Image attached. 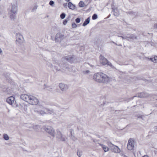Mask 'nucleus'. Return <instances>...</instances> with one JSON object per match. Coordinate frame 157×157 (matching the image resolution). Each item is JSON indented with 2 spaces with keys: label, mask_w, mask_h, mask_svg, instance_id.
I'll list each match as a JSON object with an SVG mask.
<instances>
[{
  "label": "nucleus",
  "mask_w": 157,
  "mask_h": 157,
  "mask_svg": "<svg viewBox=\"0 0 157 157\" xmlns=\"http://www.w3.org/2000/svg\"><path fill=\"white\" fill-rule=\"evenodd\" d=\"M89 72H90V71L89 70L84 71L83 72V73L85 74H86L88 73H89Z\"/></svg>",
  "instance_id": "nucleus-36"
},
{
  "label": "nucleus",
  "mask_w": 157,
  "mask_h": 157,
  "mask_svg": "<svg viewBox=\"0 0 157 157\" xmlns=\"http://www.w3.org/2000/svg\"><path fill=\"white\" fill-rule=\"evenodd\" d=\"M20 98L32 105H36L39 102L38 99L35 97L26 94H21L20 96Z\"/></svg>",
  "instance_id": "nucleus-1"
},
{
  "label": "nucleus",
  "mask_w": 157,
  "mask_h": 157,
  "mask_svg": "<svg viewBox=\"0 0 157 157\" xmlns=\"http://www.w3.org/2000/svg\"><path fill=\"white\" fill-rule=\"evenodd\" d=\"M112 9L114 15L116 16H118L119 15V12L118 11L117 8H112Z\"/></svg>",
  "instance_id": "nucleus-18"
},
{
  "label": "nucleus",
  "mask_w": 157,
  "mask_h": 157,
  "mask_svg": "<svg viewBox=\"0 0 157 157\" xmlns=\"http://www.w3.org/2000/svg\"><path fill=\"white\" fill-rule=\"evenodd\" d=\"M142 157H149L147 155H144Z\"/></svg>",
  "instance_id": "nucleus-41"
},
{
  "label": "nucleus",
  "mask_w": 157,
  "mask_h": 157,
  "mask_svg": "<svg viewBox=\"0 0 157 157\" xmlns=\"http://www.w3.org/2000/svg\"><path fill=\"white\" fill-rule=\"evenodd\" d=\"M135 142L134 140L132 139H130L127 145V148L129 150H132L134 146Z\"/></svg>",
  "instance_id": "nucleus-9"
},
{
  "label": "nucleus",
  "mask_w": 157,
  "mask_h": 157,
  "mask_svg": "<svg viewBox=\"0 0 157 157\" xmlns=\"http://www.w3.org/2000/svg\"><path fill=\"white\" fill-rule=\"evenodd\" d=\"M69 56H68L63 58L61 60V62L60 63L57 60H55V63L59 64L60 67L63 69L65 70L67 69L68 70Z\"/></svg>",
  "instance_id": "nucleus-3"
},
{
  "label": "nucleus",
  "mask_w": 157,
  "mask_h": 157,
  "mask_svg": "<svg viewBox=\"0 0 157 157\" xmlns=\"http://www.w3.org/2000/svg\"><path fill=\"white\" fill-rule=\"evenodd\" d=\"M100 58L101 63L103 65H105L107 64L108 65L112 67V65L111 63L109 62L108 60L105 58L103 56L101 55L100 56Z\"/></svg>",
  "instance_id": "nucleus-6"
},
{
  "label": "nucleus",
  "mask_w": 157,
  "mask_h": 157,
  "mask_svg": "<svg viewBox=\"0 0 157 157\" xmlns=\"http://www.w3.org/2000/svg\"><path fill=\"white\" fill-rule=\"evenodd\" d=\"M118 37H121L122 39L129 40H134L135 39H137V37L134 34H127L123 36H118Z\"/></svg>",
  "instance_id": "nucleus-8"
},
{
  "label": "nucleus",
  "mask_w": 157,
  "mask_h": 157,
  "mask_svg": "<svg viewBox=\"0 0 157 157\" xmlns=\"http://www.w3.org/2000/svg\"><path fill=\"white\" fill-rule=\"evenodd\" d=\"M117 45L119 46H122V45L121 44H120L119 45Z\"/></svg>",
  "instance_id": "nucleus-44"
},
{
  "label": "nucleus",
  "mask_w": 157,
  "mask_h": 157,
  "mask_svg": "<svg viewBox=\"0 0 157 157\" xmlns=\"http://www.w3.org/2000/svg\"><path fill=\"white\" fill-rule=\"evenodd\" d=\"M67 19H68V18L67 17V19H66L64 20L63 21V25H66V24L67 23V21H68V20H67Z\"/></svg>",
  "instance_id": "nucleus-31"
},
{
  "label": "nucleus",
  "mask_w": 157,
  "mask_h": 157,
  "mask_svg": "<svg viewBox=\"0 0 157 157\" xmlns=\"http://www.w3.org/2000/svg\"><path fill=\"white\" fill-rule=\"evenodd\" d=\"M98 144L102 147L105 152L108 151H109V148L108 147L101 144Z\"/></svg>",
  "instance_id": "nucleus-19"
},
{
  "label": "nucleus",
  "mask_w": 157,
  "mask_h": 157,
  "mask_svg": "<svg viewBox=\"0 0 157 157\" xmlns=\"http://www.w3.org/2000/svg\"><path fill=\"white\" fill-rule=\"evenodd\" d=\"M37 7H38V6L37 5L35 6L33 8L32 10V11L34 12V11H36V9H37Z\"/></svg>",
  "instance_id": "nucleus-29"
},
{
  "label": "nucleus",
  "mask_w": 157,
  "mask_h": 157,
  "mask_svg": "<svg viewBox=\"0 0 157 157\" xmlns=\"http://www.w3.org/2000/svg\"><path fill=\"white\" fill-rule=\"evenodd\" d=\"M47 65L48 67H53V65H52V64H50L49 63L48 64L47 63Z\"/></svg>",
  "instance_id": "nucleus-39"
},
{
  "label": "nucleus",
  "mask_w": 157,
  "mask_h": 157,
  "mask_svg": "<svg viewBox=\"0 0 157 157\" xmlns=\"http://www.w3.org/2000/svg\"><path fill=\"white\" fill-rule=\"evenodd\" d=\"M90 22V17H88L86 19L82 24V26H85L88 24Z\"/></svg>",
  "instance_id": "nucleus-21"
},
{
  "label": "nucleus",
  "mask_w": 157,
  "mask_h": 157,
  "mask_svg": "<svg viewBox=\"0 0 157 157\" xmlns=\"http://www.w3.org/2000/svg\"><path fill=\"white\" fill-rule=\"evenodd\" d=\"M49 4L50 6H53L54 4V2L53 1H50L49 2Z\"/></svg>",
  "instance_id": "nucleus-30"
},
{
  "label": "nucleus",
  "mask_w": 157,
  "mask_h": 157,
  "mask_svg": "<svg viewBox=\"0 0 157 157\" xmlns=\"http://www.w3.org/2000/svg\"><path fill=\"white\" fill-rule=\"evenodd\" d=\"M112 42L114 44H116V45H117V44L116 43H115V42H114L113 41H112Z\"/></svg>",
  "instance_id": "nucleus-42"
},
{
  "label": "nucleus",
  "mask_w": 157,
  "mask_h": 157,
  "mask_svg": "<svg viewBox=\"0 0 157 157\" xmlns=\"http://www.w3.org/2000/svg\"><path fill=\"white\" fill-rule=\"evenodd\" d=\"M140 117H138V118H140Z\"/></svg>",
  "instance_id": "nucleus-46"
},
{
  "label": "nucleus",
  "mask_w": 157,
  "mask_h": 157,
  "mask_svg": "<svg viewBox=\"0 0 157 157\" xmlns=\"http://www.w3.org/2000/svg\"><path fill=\"white\" fill-rule=\"evenodd\" d=\"M109 146L111 149L112 151L116 153H119L121 152L120 148L117 146H116L111 143L109 144Z\"/></svg>",
  "instance_id": "nucleus-10"
},
{
  "label": "nucleus",
  "mask_w": 157,
  "mask_h": 157,
  "mask_svg": "<svg viewBox=\"0 0 157 157\" xmlns=\"http://www.w3.org/2000/svg\"><path fill=\"white\" fill-rule=\"evenodd\" d=\"M148 96V94L144 92H141L137 94L136 96L139 98L146 97Z\"/></svg>",
  "instance_id": "nucleus-16"
},
{
  "label": "nucleus",
  "mask_w": 157,
  "mask_h": 157,
  "mask_svg": "<svg viewBox=\"0 0 157 157\" xmlns=\"http://www.w3.org/2000/svg\"><path fill=\"white\" fill-rule=\"evenodd\" d=\"M38 112L41 115H44L46 113L52 114L55 113L53 110H50L47 108H45L44 110H40Z\"/></svg>",
  "instance_id": "nucleus-7"
},
{
  "label": "nucleus",
  "mask_w": 157,
  "mask_h": 157,
  "mask_svg": "<svg viewBox=\"0 0 157 157\" xmlns=\"http://www.w3.org/2000/svg\"><path fill=\"white\" fill-rule=\"evenodd\" d=\"M42 129L49 134L54 137L55 136V130L53 128L50 126H44L42 127Z\"/></svg>",
  "instance_id": "nucleus-4"
},
{
  "label": "nucleus",
  "mask_w": 157,
  "mask_h": 157,
  "mask_svg": "<svg viewBox=\"0 0 157 157\" xmlns=\"http://www.w3.org/2000/svg\"><path fill=\"white\" fill-rule=\"evenodd\" d=\"M70 133L71 134V138L73 139V140H75V137L74 136H73V135L74 134V131L73 130H71L70 131Z\"/></svg>",
  "instance_id": "nucleus-25"
},
{
  "label": "nucleus",
  "mask_w": 157,
  "mask_h": 157,
  "mask_svg": "<svg viewBox=\"0 0 157 157\" xmlns=\"http://www.w3.org/2000/svg\"><path fill=\"white\" fill-rule=\"evenodd\" d=\"M101 79L100 83H107L110 81L109 78L105 74L101 73Z\"/></svg>",
  "instance_id": "nucleus-5"
},
{
  "label": "nucleus",
  "mask_w": 157,
  "mask_h": 157,
  "mask_svg": "<svg viewBox=\"0 0 157 157\" xmlns=\"http://www.w3.org/2000/svg\"><path fill=\"white\" fill-rule=\"evenodd\" d=\"M18 10V6L17 2L11 3V6L8 9V13L10 15V17L11 20H13L16 17Z\"/></svg>",
  "instance_id": "nucleus-2"
},
{
  "label": "nucleus",
  "mask_w": 157,
  "mask_h": 157,
  "mask_svg": "<svg viewBox=\"0 0 157 157\" xmlns=\"http://www.w3.org/2000/svg\"><path fill=\"white\" fill-rule=\"evenodd\" d=\"M15 98L13 96H11L8 98L6 99V101L10 105H12L14 102Z\"/></svg>",
  "instance_id": "nucleus-15"
},
{
  "label": "nucleus",
  "mask_w": 157,
  "mask_h": 157,
  "mask_svg": "<svg viewBox=\"0 0 157 157\" xmlns=\"http://www.w3.org/2000/svg\"><path fill=\"white\" fill-rule=\"evenodd\" d=\"M101 72L97 73L95 74L93 77V79L96 81L100 83L101 79Z\"/></svg>",
  "instance_id": "nucleus-13"
},
{
  "label": "nucleus",
  "mask_w": 157,
  "mask_h": 157,
  "mask_svg": "<svg viewBox=\"0 0 157 157\" xmlns=\"http://www.w3.org/2000/svg\"><path fill=\"white\" fill-rule=\"evenodd\" d=\"M57 133L56 134V137L59 139H60L61 140L63 141H64L65 140V139L62 136V135L61 134V132L59 131L58 130H56Z\"/></svg>",
  "instance_id": "nucleus-14"
},
{
  "label": "nucleus",
  "mask_w": 157,
  "mask_h": 157,
  "mask_svg": "<svg viewBox=\"0 0 157 157\" xmlns=\"http://www.w3.org/2000/svg\"><path fill=\"white\" fill-rule=\"evenodd\" d=\"M64 38V35L60 33H59L56 35L55 40L56 42H60Z\"/></svg>",
  "instance_id": "nucleus-11"
},
{
  "label": "nucleus",
  "mask_w": 157,
  "mask_h": 157,
  "mask_svg": "<svg viewBox=\"0 0 157 157\" xmlns=\"http://www.w3.org/2000/svg\"><path fill=\"white\" fill-rule=\"evenodd\" d=\"M150 59L154 63L157 62V56H155L153 58H151Z\"/></svg>",
  "instance_id": "nucleus-23"
},
{
  "label": "nucleus",
  "mask_w": 157,
  "mask_h": 157,
  "mask_svg": "<svg viewBox=\"0 0 157 157\" xmlns=\"http://www.w3.org/2000/svg\"><path fill=\"white\" fill-rule=\"evenodd\" d=\"M154 27L155 29H157V24H154Z\"/></svg>",
  "instance_id": "nucleus-38"
},
{
  "label": "nucleus",
  "mask_w": 157,
  "mask_h": 157,
  "mask_svg": "<svg viewBox=\"0 0 157 157\" xmlns=\"http://www.w3.org/2000/svg\"><path fill=\"white\" fill-rule=\"evenodd\" d=\"M55 68L57 71H59V69H58V68H56V66L55 67Z\"/></svg>",
  "instance_id": "nucleus-40"
},
{
  "label": "nucleus",
  "mask_w": 157,
  "mask_h": 157,
  "mask_svg": "<svg viewBox=\"0 0 157 157\" xmlns=\"http://www.w3.org/2000/svg\"><path fill=\"white\" fill-rule=\"evenodd\" d=\"M67 6L69 7V3H64L63 4V6L64 7L66 8L67 6Z\"/></svg>",
  "instance_id": "nucleus-35"
},
{
  "label": "nucleus",
  "mask_w": 157,
  "mask_h": 157,
  "mask_svg": "<svg viewBox=\"0 0 157 157\" xmlns=\"http://www.w3.org/2000/svg\"><path fill=\"white\" fill-rule=\"evenodd\" d=\"M72 27L73 28H75L77 27V25L75 23H74L72 24Z\"/></svg>",
  "instance_id": "nucleus-34"
},
{
  "label": "nucleus",
  "mask_w": 157,
  "mask_h": 157,
  "mask_svg": "<svg viewBox=\"0 0 157 157\" xmlns=\"http://www.w3.org/2000/svg\"><path fill=\"white\" fill-rule=\"evenodd\" d=\"M67 2H69V0H65Z\"/></svg>",
  "instance_id": "nucleus-45"
},
{
  "label": "nucleus",
  "mask_w": 157,
  "mask_h": 157,
  "mask_svg": "<svg viewBox=\"0 0 157 157\" xmlns=\"http://www.w3.org/2000/svg\"><path fill=\"white\" fill-rule=\"evenodd\" d=\"M3 138L6 140H8L9 139L8 136L6 134H3Z\"/></svg>",
  "instance_id": "nucleus-24"
},
{
  "label": "nucleus",
  "mask_w": 157,
  "mask_h": 157,
  "mask_svg": "<svg viewBox=\"0 0 157 157\" xmlns=\"http://www.w3.org/2000/svg\"><path fill=\"white\" fill-rule=\"evenodd\" d=\"M2 51L1 50V49L0 48V54L2 53Z\"/></svg>",
  "instance_id": "nucleus-43"
},
{
  "label": "nucleus",
  "mask_w": 157,
  "mask_h": 157,
  "mask_svg": "<svg viewBox=\"0 0 157 157\" xmlns=\"http://www.w3.org/2000/svg\"><path fill=\"white\" fill-rule=\"evenodd\" d=\"M121 156L122 157H126V156H127L123 153H121Z\"/></svg>",
  "instance_id": "nucleus-37"
},
{
  "label": "nucleus",
  "mask_w": 157,
  "mask_h": 157,
  "mask_svg": "<svg viewBox=\"0 0 157 157\" xmlns=\"http://www.w3.org/2000/svg\"><path fill=\"white\" fill-rule=\"evenodd\" d=\"M65 16L66 15L65 13H62L60 14V17L61 19H63L65 18Z\"/></svg>",
  "instance_id": "nucleus-27"
},
{
  "label": "nucleus",
  "mask_w": 157,
  "mask_h": 157,
  "mask_svg": "<svg viewBox=\"0 0 157 157\" xmlns=\"http://www.w3.org/2000/svg\"><path fill=\"white\" fill-rule=\"evenodd\" d=\"M16 43L17 44H21L23 41V37L20 33H18L16 34Z\"/></svg>",
  "instance_id": "nucleus-12"
},
{
  "label": "nucleus",
  "mask_w": 157,
  "mask_h": 157,
  "mask_svg": "<svg viewBox=\"0 0 157 157\" xmlns=\"http://www.w3.org/2000/svg\"><path fill=\"white\" fill-rule=\"evenodd\" d=\"M126 157H128L127 156H126Z\"/></svg>",
  "instance_id": "nucleus-47"
},
{
  "label": "nucleus",
  "mask_w": 157,
  "mask_h": 157,
  "mask_svg": "<svg viewBox=\"0 0 157 157\" xmlns=\"http://www.w3.org/2000/svg\"><path fill=\"white\" fill-rule=\"evenodd\" d=\"M59 87L61 90L62 91H64L67 88V86L62 83H60L59 85Z\"/></svg>",
  "instance_id": "nucleus-17"
},
{
  "label": "nucleus",
  "mask_w": 157,
  "mask_h": 157,
  "mask_svg": "<svg viewBox=\"0 0 157 157\" xmlns=\"http://www.w3.org/2000/svg\"><path fill=\"white\" fill-rule=\"evenodd\" d=\"M77 155L79 157H80L82 155V152L78 151L77 152Z\"/></svg>",
  "instance_id": "nucleus-33"
},
{
  "label": "nucleus",
  "mask_w": 157,
  "mask_h": 157,
  "mask_svg": "<svg viewBox=\"0 0 157 157\" xmlns=\"http://www.w3.org/2000/svg\"><path fill=\"white\" fill-rule=\"evenodd\" d=\"M76 60L74 56H72L70 57H69V63H76Z\"/></svg>",
  "instance_id": "nucleus-20"
},
{
  "label": "nucleus",
  "mask_w": 157,
  "mask_h": 157,
  "mask_svg": "<svg viewBox=\"0 0 157 157\" xmlns=\"http://www.w3.org/2000/svg\"><path fill=\"white\" fill-rule=\"evenodd\" d=\"M80 19L79 18H77L75 19V21L77 23H79L80 21Z\"/></svg>",
  "instance_id": "nucleus-32"
},
{
  "label": "nucleus",
  "mask_w": 157,
  "mask_h": 157,
  "mask_svg": "<svg viewBox=\"0 0 157 157\" xmlns=\"http://www.w3.org/2000/svg\"><path fill=\"white\" fill-rule=\"evenodd\" d=\"M76 8L75 5L69 2V9L74 10Z\"/></svg>",
  "instance_id": "nucleus-22"
},
{
  "label": "nucleus",
  "mask_w": 157,
  "mask_h": 157,
  "mask_svg": "<svg viewBox=\"0 0 157 157\" xmlns=\"http://www.w3.org/2000/svg\"><path fill=\"white\" fill-rule=\"evenodd\" d=\"M98 18V16L97 14H94L93 15L92 17V19L93 20H95Z\"/></svg>",
  "instance_id": "nucleus-28"
},
{
  "label": "nucleus",
  "mask_w": 157,
  "mask_h": 157,
  "mask_svg": "<svg viewBox=\"0 0 157 157\" xmlns=\"http://www.w3.org/2000/svg\"><path fill=\"white\" fill-rule=\"evenodd\" d=\"M79 6L80 7H83L84 6V4L83 2L80 1L79 3Z\"/></svg>",
  "instance_id": "nucleus-26"
}]
</instances>
